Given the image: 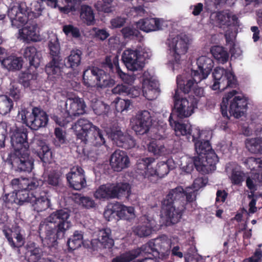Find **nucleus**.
<instances>
[{
    "mask_svg": "<svg viewBox=\"0 0 262 262\" xmlns=\"http://www.w3.org/2000/svg\"><path fill=\"white\" fill-rule=\"evenodd\" d=\"M201 81L196 80L194 76L190 74V78H185L182 75H179L177 77V84L178 89H179L184 94H188L195 86Z\"/></svg>",
    "mask_w": 262,
    "mask_h": 262,
    "instance_id": "7c9ffc66",
    "label": "nucleus"
},
{
    "mask_svg": "<svg viewBox=\"0 0 262 262\" xmlns=\"http://www.w3.org/2000/svg\"><path fill=\"white\" fill-rule=\"evenodd\" d=\"M155 161V159L152 157L143 158L140 160L137 164V169L139 172L145 178L150 179V172L152 169V164Z\"/></svg>",
    "mask_w": 262,
    "mask_h": 262,
    "instance_id": "72a5a7b5",
    "label": "nucleus"
},
{
    "mask_svg": "<svg viewBox=\"0 0 262 262\" xmlns=\"http://www.w3.org/2000/svg\"><path fill=\"white\" fill-rule=\"evenodd\" d=\"M130 160L127 153L123 150H116L111 156L110 165L112 169L117 172L129 166Z\"/></svg>",
    "mask_w": 262,
    "mask_h": 262,
    "instance_id": "5701e85b",
    "label": "nucleus"
},
{
    "mask_svg": "<svg viewBox=\"0 0 262 262\" xmlns=\"http://www.w3.org/2000/svg\"><path fill=\"white\" fill-rule=\"evenodd\" d=\"M70 107L67 110V118L78 116L85 112V105L83 101L80 98L69 99Z\"/></svg>",
    "mask_w": 262,
    "mask_h": 262,
    "instance_id": "2f4dec72",
    "label": "nucleus"
},
{
    "mask_svg": "<svg viewBox=\"0 0 262 262\" xmlns=\"http://www.w3.org/2000/svg\"><path fill=\"white\" fill-rule=\"evenodd\" d=\"M189 39L185 34H179L169 40V54L172 57L171 63L179 64L182 55H185L188 49Z\"/></svg>",
    "mask_w": 262,
    "mask_h": 262,
    "instance_id": "4468645a",
    "label": "nucleus"
},
{
    "mask_svg": "<svg viewBox=\"0 0 262 262\" xmlns=\"http://www.w3.org/2000/svg\"><path fill=\"white\" fill-rule=\"evenodd\" d=\"M49 48L52 60L46 66V72L49 75L58 74L60 72V62L61 61L60 48L56 34L51 33L49 35Z\"/></svg>",
    "mask_w": 262,
    "mask_h": 262,
    "instance_id": "f8f14e48",
    "label": "nucleus"
},
{
    "mask_svg": "<svg viewBox=\"0 0 262 262\" xmlns=\"http://www.w3.org/2000/svg\"><path fill=\"white\" fill-rule=\"evenodd\" d=\"M67 181L70 187L76 190H80L86 186L84 170L79 166L71 168V171L67 174Z\"/></svg>",
    "mask_w": 262,
    "mask_h": 262,
    "instance_id": "412c9836",
    "label": "nucleus"
},
{
    "mask_svg": "<svg viewBox=\"0 0 262 262\" xmlns=\"http://www.w3.org/2000/svg\"><path fill=\"white\" fill-rule=\"evenodd\" d=\"M210 52L214 58L220 63H224L228 60L229 54L223 47L213 46L211 48Z\"/></svg>",
    "mask_w": 262,
    "mask_h": 262,
    "instance_id": "58836bf2",
    "label": "nucleus"
},
{
    "mask_svg": "<svg viewBox=\"0 0 262 262\" xmlns=\"http://www.w3.org/2000/svg\"><path fill=\"white\" fill-rule=\"evenodd\" d=\"M23 180H24V178H20L14 179L11 181V184L15 192L21 188H23V185L21 184Z\"/></svg>",
    "mask_w": 262,
    "mask_h": 262,
    "instance_id": "774afa93",
    "label": "nucleus"
},
{
    "mask_svg": "<svg viewBox=\"0 0 262 262\" xmlns=\"http://www.w3.org/2000/svg\"><path fill=\"white\" fill-rule=\"evenodd\" d=\"M130 186L128 183H106L100 185L95 191L94 196L100 200H109L128 198L130 194Z\"/></svg>",
    "mask_w": 262,
    "mask_h": 262,
    "instance_id": "6e6552de",
    "label": "nucleus"
},
{
    "mask_svg": "<svg viewBox=\"0 0 262 262\" xmlns=\"http://www.w3.org/2000/svg\"><path fill=\"white\" fill-rule=\"evenodd\" d=\"M92 107L95 114L97 115H105L110 110V106L101 101H96L92 104Z\"/></svg>",
    "mask_w": 262,
    "mask_h": 262,
    "instance_id": "3c124183",
    "label": "nucleus"
},
{
    "mask_svg": "<svg viewBox=\"0 0 262 262\" xmlns=\"http://www.w3.org/2000/svg\"><path fill=\"white\" fill-rule=\"evenodd\" d=\"M80 16L81 19L88 25H92L94 22V13L92 8L89 6H81Z\"/></svg>",
    "mask_w": 262,
    "mask_h": 262,
    "instance_id": "ea45409f",
    "label": "nucleus"
},
{
    "mask_svg": "<svg viewBox=\"0 0 262 262\" xmlns=\"http://www.w3.org/2000/svg\"><path fill=\"white\" fill-rule=\"evenodd\" d=\"M262 258V251L256 249L253 255L248 258H245L243 262H260Z\"/></svg>",
    "mask_w": 262,
    "mask_h": 262,
    "instance_id": "0e129e2a",
    "label": "nucleus"
},
{
    "mask_svg": "<svg viewBox=\"0 0 262 262\" xmlns=\"http://www.w3.org/2000/svg\"><path fill=\"white\" fill-rule=\"evenodd\" d=\"M32 193H34L31 192L25 188H21L16 192L5 194L3 197V200L8 207H10L9 205V204L15 203L21 205L25 202L31 203Z\"/></svg>",
    "mask_w": 262,
    "mask_h": 262,
    "instance_id": "4be33fe9",
    "label": "nucleus"
},
{
    "mask_svg": "<svg viewBox=\"0 0 262 262\" xmlns=\"http://www.w3.org/2000/svg\"><path fill=\"white\" fill-rule=\"evenodd\" d=\"M121 33L125 38H132L133 37H138L140 32L135 29L126 27L121 30Z\"/></svg>",
    "mask_w": 262,
    "mask_h": 262,
    "instance_id": "bf43d9fd",
    "label": "nucleus"
},
{
    "mask_svg": "<svg viewBox=\"0 0 262 262\" xmlns=\"http://www.w3.org/2000/svg\"><path fill=\"white\" fill-rule=\"evenodd\" d=\"M130 88L128 86L123 84H118L113 90L114 94L119 95H126L129 93Z\"/></svg>",
    "mask_w": 262,
    "mask_h": 262,
    "instance_id": "e2e57ef3",
    "label": "nucleus"
},
{
    "mask_svg": "<svg viewBox=\"0 0 262 262\" xmlns=\"http://www.w3.org/2000/svg\"><path fill=\"white\" fill-rule=\"evenodd\" d=\"M31 204L33 209L39 212L48 209L50 206V201L46 192L36 191L35 193H32Z\"/></svg>",
    "mask_w": 262,
    "mask_h": 262,
    "instance_id": "a878e982",
    "label": "nucleus"
},
{
    "mask_svg": "<svg viewBox=\"0 0 262 262\" xmlns=\"http://www.w3.org/2000/svg\"><path fill=\"white\" fill-rule=\"evenodd\" d=\"M214 83L211 88L213 90H219L221 92L228 88H236L237 81L233 72L223 68L216 67L213 72Z\"/></svg>",
    "mask_w": 262,
    "mask_h": 262,
    "instance_id": "9b49d317",
    "label": "nucleus"
},
{
    "mask_svg": "<svg viewBox=\"0 0 262 262\" xmlns=\"http://www.w3.org/2000/svg\"><path fill=\"white\" fill-rule=\"evenodd\" d=\"M174 106L172 110L179 119H184L190 116L194 110L197 107L198 99L193 96H189L188 98H180L178 90H176L173 96Z\"/></svg>",
    "mask_w": 262,
    "mask_h": 262,
    "instance_id": "9d476101",
    "label": "nucleus"
},
{
    "mask_svg": "<svg viewBox=\"0 0 262 262\" xmlns=\"http://www.w3.org/2000/svg\"><path fill=\"white\" fill-rule=\"evenodd\" d=\"M13 106L12 100L6 95L0 96V114L6 115L9 113Z\"/></svg>",
    "mask_w": 262,
    "mask_h": 262,
    "instance_id": "79ce46f5",
    "label": "nucleus"
},
{
    "mask_svg": "<svg viewBox=\"0 0 262 262\" xmlns=\"http://www.w3.org/2000/svg\"><path fill=\"white\" fill-rule=\"evenodd\" d=\"M3 232L12 248H19L25 244V239L21 234L19 227L15 226L12 229H5Z\"/></svg>",
    "mask_w": 262,
    "mask_h": 262,
    "instance_id": "393cba45",
    "label": "nucleus"
},
{
    "mask_svg": "<svg viewBox=\"0 0 262 262\" xmlns=\"http://www.w3.org/2000/svg\"><path fill=\"white\" fill-rule=\"evenodd\" d=\"M72 128L74 130L77 140H80L81 142L86 144L89 140H92L93 144L96 146L104 145L105 140L104 136L106 135L98 127L94 125L88 119L80 118L78 119Z\"/></svg>",
    "mask_w": 262,
    "mask_h": 262,
    "instance_id": "423d86ee",
    "label": "nucleus"
},
{
    "mask_svg": "<svg viewBox=\"0 0 262 262\" xmlns=\"http://www.w3.org/2000/svg\"><path fill=\"white\" fill-rule=\"evenodd\" d=\"M110 136L118 147L129 149L135 146L136 140L134 138L128 134H123L120 129L111 130Z\"/></svg>",
    "mask_w": 262,
    "mask_h": 262,
    "instance_id": "b1692460",
    "label": "nucleus"
},
{
    "mask_svg": "<svg viewBox=\"0 0 262 262\" xmlns=\"http://www.w3.org/2000/svg\"><path fill=\"white\" fill-rule=\"evenodd\" d=\"M103 215L107 221L113 219L129 221L135 216L134 207H126L118 202L108 204Z\"/></svg>",
    "mask_w": 262,
    "mask_h": 262,
    "instance_id": "ddd939ff",
    "label": "nucleus"
},
{
    "mask_svg": "<svg viewBox=\"0 0 262 262\" xmlns=\"http://www.w3.org/2000/svg\"><path fill=\"white\" fill-rule=\"evenodd\" d=\"M169 172V168L168 164L165 162H161L158 163L156 169L152 167V169L149 172L151 177L156 176L160 178H163L167 175Z\"/></svg>",
    "mask_w": 262,
    "mask_h": 262,
    "instance_id": "37998d69",
    "label": "nucleus"
},
{
    "mask_svg": "<svg viewBox=\"0 0 262 262\" xmlns=\"http://www.w3.org/2000/svg\"><path fill=\"white\" fill-rule=\"evenodd\" d=\"M219 158L214 151H211L201 157H194L193 164L197 171L207 174L216 169Z\"/></svg>",
    "mask_w": 262,
    "mask_h": 262,
    "instance_id": "dca6fc26",
    "label": "nucleus"
},
{
    "mask_svg": "<svg viewBox=\"0 0 262 262\" xmlns=\"http://www.w3.org/2000/svg\"><path fill=\"white\" fill-rule=\"evenodd\" d=\"M208 182V177L203 174L193 181L192 186L195 189L189 191L190 188L184 190L182 186L170 189L162 202V209L168 225L179 222L186 209V206L195 201L196 191L205 187Z\"/></svg>",
    "mask_w": 262,
    "mask_h": 262,
    "instance_id": "f257e3e1",
    "label": "nucleus"
},
{
    "mask_svg": "<svg viewBox=\"0 0 262 262\" xmlns=\"http://www.w3.org/2000/svg\"><path fill=\"white\" fill-rule=\"evenodd\" d=\"M36 79V74L24 72L20 75L19 81L25 88H28L34 83Z\"/></svg>",
    "mask_w": 262,
    "mask_h": 262,
    "instance_id": "49530a36",
    "label": "nucleus"
},
{
    "mask_svg": "<svg viewBox=\"0 0 262 262\" xmlns=\"http://www.w3.org/2000/svg\"><path fill=\"white\" fill-rule=\"evenodd\" d=\"M131 105L129 100L119 99L116 102L115 108L117 112L122 113L127 111Z\"/></svg>",
    "mask_w": 262,
    "mask_h": 262,
    "instance_id": "13d9d810",
    "label": "nucleus"
},
{
    "mask_svg": "<svg viewBox=\"0 0 262 262\" xmlns=\"http://www.w3.org/2000/svg\"><path fill=\"white\" fill-rule=\"evenodd\" d=\"M66 211L59 210L48 217L39 226L40 237L45 246L54 247L57 244V238L63 236L66 229L64 227Z\"/></svg>",
    "mask_w": 262,
    "mask_h": 262,
    "instance_id": "7ed1b4c3",
    "label": "nucleus"
},
{
    "mask_svg": "<svg viewBox=\"0 0 262 262\" xmlns=\"http://www.w3.org/2000/svg\"><path fill=\"white\" fill-rule=\"evenodd\" d=\"M30 11L24 2L15 3L8 10V15L11 19L12 26L18 28L27 23L30 17L37 18L42 13L43 9L40 3L33 2L31 4Z\"/></svg>",
    "mask_w": 262,
    "mask_h": 262,
    "instance_id": "39448f33",
    "label": "nucleus"
},
{
    "mask_svg": "<svg viewBox=\"0 0 262 262\" xmlns=\"http://www.w3.org/2000/svg\"><path fill=\"white\" fill-rule=\"evenodd\" d=\"M60 182V174L58 172H53L49 174L48 183L52 186L58 185Z\"/></svg>",
    "mask_w": 262,
    "mask_h": 262,
    "instance_id": "680f3d73",
    "label": "nucleus"
},
{
    "mask_svg": "<svg viewBox=\"0 0 262 262\" xmlns=\"http://www.w3.org/2000/svg\"><path fill=\"white\" fill-rule=\"evenodd\" d=\"M70 34L73 38H78L81 36L79 29L72 25H67V35Z\"/></svg>",
    "mask_w": 262,
    "mask_h": 262,
    "instance_id": "69168bd1",
    "label": "nucleus"
},
{
    "mask_svg": "<svg viewBox=\"0 0 262 262\" xmlns=\"http://www.w3.org/2000/svg\"><path fill=\"white\" fill-rule=\"evenodd\" d=\"M168 121L171 126L174 127L177 136H186L188 141L194 142L201 136L200 130L192 126L189 123H181L173 119V114H170Z\"/></svg>",
    "mask_w": 262,
    "mask_h": 262,
    "instance_id": "2eb2a0df",
    "label": "nucleus"
},
{
    "mask_svg": "<svg viewBox=\"0 0 262 262\" xmlns=\"http://www.w3.org/2000/svg\"><path fill=\"white\" fill-rule=\"evenodd\" d=\"M216 21L219 25L231 26L230 21V12L224 11L219 12L216 16Z\"/></svg>",
    "mask_w": 262,
    "mask_h": 262,
    "instance_id": "5fc2aeb1",
    "label": "nucleus"
},
{
    "mask_svg": "<svg viewBox=\"0 0 262 262\" xmlns=\"http://www.w3.org/2000/svg\"><path fill=\"white\" fill-rule=\"evenodd\" d=\"M83 235L78 231H76L72 238L68 239L67 246L69 250H74L79 248L82 243Z\"/></svg>",
    "mask_w": 262,
    "mask_h": 262,
    "instance_id": "c03bdc74",
    "label": "nucleus"
},
{
    "mask_svg": "<svg viewBox=\"0 0 262 262\" xmlns=\"http://www.w3.org/2000/svg\"><path fill=\"white\" fill-rule=\"evenodd\" d=\"M132 123V128L137 134H147L152 124L150 113L146 110L139 112Z\"/></svg>",
    "mask_w": 262,
    "mask_h": 262,
    "instance_id": "f3484780",
    "label": "nucleus"
},
{
    "mask_svg": "<svg viewBox=\"0 0 262 262\" xmlns=\"http://www.w3.org/2000/svg\"><path fill=\"white\" fill-rule=\"evenodd\" d=\"M198 68L199 70H191V74L194 76L196 80L201 81L206 79L211 72L214 66L213 60L206 56H201L196 60Z\"/></svg>",
    "mask_w": 262,
    "mask_h": 262,
    "instance_id": "6ab92c4d",
    "label": "nucleus"
},
{
    "mask_svg": "<svg viewBox=\"0 0 262 262\" xmlns=\"http://www.w3.org/2000/svg\"><path fill=\"white\" fill-rule=\"evenodd\" d=\"M248 150L253 154H262V137L248 138L245 140Z\"/></svg>",
    "mask_w": 262,
    "mask_h": 262,
    "instance_id": "f704fd0d",
    "label": "nucleus"
},
{
    "mask_svg": "<svg viewBox=\"0 0 262 262\" xmlns=\"http://www.w3.org/2000/svg\"><path fill=\"white\" fill-rule=\"evenodd\" d=\"M196 139L194 142L195 149L198 155L197 157H201L211 151L212 149L211 144L208 140Z\"/></svg>",
    "mask_w": 262,
    "mask_h": 262,
    "instance_id": "4c0bfd02",
    "label": "nucleus"
},
{
    "mask_svg": "<svg viewBox=\"0 0 262 262\" xmlns=\"http://www.w3.org/2000/svg\"><path fill=\"white\" fill-rule=\"evenodd\" d=\"M12 130L11 125L6 122H0V147L5 146V141L9 132Z\"/></svg>",
    "mask_w": 262,
    "mask_h": 262,
    "instance_id": "603ef678",
    "label": "nucleus"
},
{
    "mask_svg": "<svg viewBox=\"0 0 262 262\" xmlns=\"http://www.w3.org/2000/svg\"><path fill=\"white\" fill-rule=\"evenodd\" d=\"M236 90L228 93L223 98L221 103V111L223 116L227 120H229L228 111L231 116L239 118L244 115L247 110L248 100L243 96H235Z\"/></svg>",
    "mask_w": 262,
    "mask_h": 262,
    "instance_id": "0eeeda50",
    "label": "nucleus"
},
{
    "mask_svg": "<svg viewBox=\"0 0 262 262\" xmlns=\"http://www.w3.org/2000/svg\"><path fill=\"white\" fill-rule=\"evenodd\" d=\"M152 228L148 225L137 226L134 230L135 234L140 237H146L152 233Z\"/></svg>",
    "mask_w": 262,
    "mask_h": 262,
    "instance_id": "864d4df0",
    "label": "nucleus"
},
{
    "mask_svg": "<svg viewBox=\"0 0 262 262\" xmlns=\"http://www.w3.org/2000/svg\"><path fill=\"white\" fill-rule=\"evenodd\" d=\"M138 252L132 250L124 252L113 258L112 262H130L137 258Z\"/></svg>",
    "mask_w": 262,
    "mask_h": 262,
    "instance_id": "de8ad7c7",
    "label": "nucleus"
},
{
    "mask_svg": "<svg viewBox=\"0 0 262 262\" xmlns=\"http://www.w3.org/2000/svg\"><path fill=\"white\" fill-rule=\"evenodd\" d=\"M82 52L80 50H72L68 57L69 67L75 70L80 65L81 59Z\"/></svg>",
    "mask_w": 262,
    "mask_h": 262,
    "instance_id": "a18cd8bd",
    "label": "nucleus"
},
{
    "mask_svg": "<svg viewBox=\"0 0 262 262\" xmlns=\"http://www.w3.org/2000/svg\"><path fill=\"white\" fill-rule=\"evenodd\" d=\"M137 27L145 32L155 31L161 29L159 18L148 17L140 19L136 23Z\"/></svg>",
    "mask_w": 262,
    "mask_h": 262,
    "instance_id": "c85d7f7f",
    "label": "nucleus"
},
{
    "mask_svg": "<svg viewBox=\"0 0 262 262\" xmlns=\"http://www.w3.org/2000/svg\"><path fill=\"white\" fill-rule=\"evenodd\" d=\"M126 19L121 17H116L112 19L111 24L113 28H119L122 27L125 23Z\"/></svg>",
    "mask_w": 262,
    "mask_h": 262,
    "instance_id": "338daca9",
    "label": "nucleus"
},
{
    "mask_svg": "<svg viewBox=\"0 0 262 262\" xmlns=\"http://www.w3.org/2000/svg\"><path fill=\"white\" fill-rule=\"evenodd\" d=\"M2 65L9 71L19 70L23 66V59L15 56H9L2 60Z\"/></svg>",
    "mask_w": 262,
    "mask_h": 262,
    "instance_id": "c9c22d12",
    "label": "nucleus"
},
{
    "mask_svg": "<svg viewBox=\"0 0 262 262\" xmlns=\"http://www.w3.org/2000/svg\"><path fill=\"white\" fill-rule=\"evenodd\" d=\"M71 198L76 203L85 209H89L94 208L95 207L96 205L94 200L92 198L89 196H84L81 194H73Z\"/></svg>",
    "mask_w": 262,
    "mask_h": 262,
    "instance_id": "e433bc0d",
    "label": "nucleus"
},
{
    "mask_svg": "<svg viewBox=\"0 0 262 262\" xmlns=\"http://www.w3.org/2000/svg\"><path fill=\"white\" fill-rule=\"evenodd\" d=\"M23 55L26 59L29 60L31 66L36 68L39 66L41 56L35 47L33 46L27 47L24 49Z\"/></svg>",
    "mask_w": 262,
    "mask_h": 262,
    "instance_id": "473e14b6",
    "label": "nucleus"
},
{
    "mask_svg": "<svg viewBox=\"0 0 262 262\" xmlns=\"http://www.w3.org/2000/svg\"><path fill=\"white\" fill-rule=\"evenodd\" d=\"M112 231L110 228H106L100 230L99 232L97 239H94L91 241V244L93 247V250H97L94 244H99L104 248H111L114 244V240L111 237Z\"/></svg>",
    "mask_w": 262,
    "mask_h": 262,
    "instance_id": "bb28decb",
    "label": "nucleus"
},
{
    "mask_svg": "<svg viewBox=\"0 0 262 262\" xmlns=\"http://www.w3.org/2000/svg\"><path fill=\"white\" fill-rule=\"evenodd\" d=\"M244 173L238 167L232 168L230 179L233 185H240L244 181Z\"/></svg>",
    "mask_w": 262,
    "mask_h": 262,
    "instance_id": "8fccbe9b",
    "label": "nucleus"
},
{
    "mask_svg": "<svg viewBox=\"0 0 262 262\" xmlns=\"http://www.w3.org/2000/svg\"><path fill=\"white\" fill-rule=\"evenodd\" d=\"M154 246V257L161 259H167L170 252V242L166 235H162L152 239Z\"/></svg>",
    "mask_w": 262,
    "mask_h": 262,
    "instance_id": "aec40b11",
    "label": "nucleus"
},
{
    "mask_svg": "<svg viewBox=\"0 0 262 262\" xmlns=\"http://www.w3.org/2000/svg\"><path fill=\"white\" fill-rule=\"evenodd\" d=\"M42 182L41 180H38L36 178L32 179H28L24 178L21 184L23 185V188H25L29 191H32L31 192L35 193L36 191L43 192L39 186L42 185Z\"/></svg>",
    "mask_w": 262,
    "mask_h": 262,
    "instance_id": "a19ab883",
    "label": "nucleus"
},
{
    "mask_svg": "<svg viewBox=\"0 0 262 262\" xmlns=\"http://www.w3.org/2000/svg\"><path fill=\"white\" fill-rule=\"evenodd\" d=\"M150 243H152V239L142 245L140 248L132 250V251L138 252V253H139L137 255V257L142 254V253L148 254L154 257V246L150 245Z\"/></svg>",
    "mask_w": 262,
    "mask_h": 262,
    "instance_id": "6e6d98bb",
    "label": "nucleus"
},
{
    "mask_svg": "<svg viewBox=\"0 0 262 262\" xmlns=\"http://www.w3.org/2000/svg\"><path fill=\"white\" fill-rule=\"evenodd\" d=\"M17 118L24 124L33 130L45 127L48 122L46 113L37 107L32 108L31 112L25 108H21L18 112Z\"/></svg>",
    "mask_w": 262,
    "mask_h": 262,
    "instance_id": "1a4fd4ad",
    "label": "nucleus"
},
{
    "mask_svg": "<svg viewBox=\"0 0 262 262\" xmlns=\"http://www.w3.org/2000/svg\"><path fill=\"white\" fill-rule=\"evenodd\" d=\"M102 69L92 67L86 69L83 73V81L88 87L98 88L112 87L115 84V80L112 77L117 76L126 83H130L133 80V76L122 71L119 66L117 56L114 57L107 55L100 63Z\"/></svg>",
    "mask_w": 262,
    "mask_h": 262,
    "instance_id": "f03ea898",
    "label": "nucleus"
},
{
    "mask_svg": "<svg viewBox=\"0 0 262 262\" xmlns=\"http://www.w3.org/2000/svg\"><path fill=\"white\" fill-rule=\"evenodd\" d=\"M19 38L27 42H37L41 40L36 25L27 26L19 29Z\"/></svg>",
    "mask_w": 262,
    "mask_h": 262,
    "instance_id": "cd10ccee",
    "label": "nucleus"
},
{
    "mask_svg": "<svg viewBox=\"0 0 262 262\" xmlns=\"http://www.w3.org/2000/svg\"><path fill=\"white\" fill-rule=\"evenodd\" d=\"M33 144L36 145V148L34 149L35 152L42 162L51 163L52 159V152L46 143L42 140L36 138L34 139Z\"/></svg>",
    "mask_w": 262,
    "mask_h": 262,
    "instance_id": "c756f323",
    "label": "nucleus"
},
{
    "mask_svg": "<svg viewBox=\"0 0 262 262\" xmlns=\"http://www.w3.org/2000/svg\"><path fill=\"white\" fill-rule=\"evenodd\" d=\"M144 96L149 100L156 99L160 93V91H156L153 89L144 87L143 90Z\"/></svg>",
    "mask_w": 262,
    "mask_h": 262,
    "instance_id": "052dcab7",
    "label": "nucleus"
},
{
    "mask_svg": "<svg viewBox=\"0 0 262 262\" xmlns=\"http://www.w3.org/2000/svg\"><path fill=\"white\" fill-rule=\"evenodd\" d=\"M8 93L15 100H19L22 96L18 84L15 82L11 83Z\"/></svg>",
    "mask_w": 262,
    "mask_h": 262,
    "instance_id": "4d7b16f0",
    "label": "nucleus"
},
{
    "mask_svg": "<svg viewBox=\"0 0 262 262\" xmlns=\"http://www.w3.org/2000/svg\"><path fill=\"white\" fill-rule=\"evenodd\" d=\"M165 147L160 143L159 141L155 140L150 142L148 145V150L155 156L162 155L164 152Z\"/></svg>",
    "mask_w": 262,
    "mask_h": 262,
    "instance_id": "09e8293b",
    "label": "nucleus"
},
{
    "mask_svg": "<svg viewBox=\"0 0 262 262\" xmlns=\"http://www.w3.org/2000/svg\"><path fill=\"white\" fill-rule=\"evenodd\" d=\"M140 52L137 50L130 49L124 51L122 55V60L126 68L131 71L142 70L144 65L139 60Z\"/></svg>",
    "mask_w": 262,
    "mask_h": 262,
    "instance_id": "a211bd4d",
    "label": "nucleus"
},
{
    "mask_svg": "<svg viewBox=\"0 0 262 262\" xmlns=\"http://www.w3.org/2000/svg\"><path fill=\"white\" fill-rule=\"evenodd\" d=\"M11 143L15 151L16 158L14 162L20 171H30L33 162L30 159L28 153L29 144L27 142V130L24 128L15 130L11 137Z\"/></svg>",
    "mask_w": 262,
    "mask_h": 262,
    "instance_id": "20e7f679",
    "label": "nucleus"
}]
</instances>
